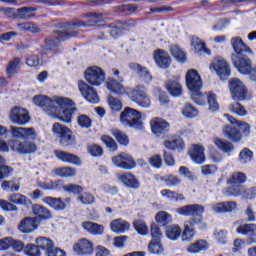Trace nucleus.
<instances>
[{"label":"nucleus","instance_id":"f257e3e1","mask_svg":"<svg viewBox=\"0 0 256 256\" xmlns=\"http://www.w3.org/2000/svg\"><path fill=\"white\" fill-rule=\"evenodd\" d=\"M33 102L41 107L53 119H59L63 123H71V111H73V100L65 97L54 96L52 99L47 96H35Z\"/></svg>","mask_w":256,"mask_h":256},{"label":"nucleus","instance_id":"f03ea898","mask_svg":"<svg viewBox=\"0 0 256 256\" xmlns=\"http://www.w3.org/2000/svg\"><path fill=\"white\" fill-rule=\"evenodd\" d=\"M230 43L234 50V53L231 56V61L235 69L242 75H247L251 70V65H253V62H251L247 53L252 55L253 50H251V48L243 42V39L239 37L231 38Z\"/></svg>","mask_w":256,"mask_h":256},{"label":"nucleus","instance_id":"7ed1b4c3","mask_svg":"<svg viewBox=\"0 0 256 256\" xmlns=\"http://www.w3.org/2000/svg\"><path fill=\"white\" fill-rule=\"evenodd\" d=\"M142 119L141 112L129 107H126L120 114V123L124 125V127H131L138 131H142L145 127Z\"/></svg>","mask_w":256,"mask_h":256},{"label":"nucleus","instance_id":"20e7f679","mask_svg":"<svg viewBox=\"0 0 256 256\" xmlns=\"http://www.w3.org/2000/svg\"><path fill=\"white\" fill-rule=\"evenodd\" d=\"M247 181V174L243 172H233L228 178H227V184L232 185L230 187H227L224 189V194L227 195V197H239L240 195H243V183H246Z\"/></svg>","mask_w":256,"mask_h":256},{"label":"nucleus","instance_id":"39448f33","mask_svg":"<svg viewBox=\"0 0 256 256\" xmlns=\"http://www.w3.org/2000/svg\"><path fill=\"white\" fill-rule=\"evenodd\" d=\"M56 37H49L46 39V47L42 49V55H51V53H56L57 47L61 41H67L77 37V31H65L57 30L55 32Z\"/></svg>","mask_w":256,"mask_h":256},{"label":"nucleus","instance_id":"423d86ee","mask_svg":"<svg viewBox=\"0 0 256 256\" xmlns=\"http://www.w3.org/2000/svg\"><path fill=\"white\" fill-rule=\"evenodd\" d=\"M52 131L54 135L59 138V143L62 147L75 146V136H73V132L63 124L55 123Z\"/></svg>","mask_w":256,"mask_h":256},{"label":"nucleus","instance_id":"0eeeda50","mask_svg":"<svg viewBox=\"0 0 256 256\" xmlns=\"http://www.w3.org/2000/svg\"><path fill=\"white\" fill-rule=\"evenodd\" d=\"M191 99L196 103V105H205L208 100V105L210 111H218L219 103H217V95L213 92H209L208 94L201 93L200 91L192 92Z\"/></svg>","mask_w":256,"mask_h":256},{"label":"nucleus","instance_id":"6e6552de","mask_svg":"<svg viewBox=\"0 0 256 256\" xmlns=\"http://www.w3.org/2000/svg\"><path fill=\"white\" fill-rule=\"evenodd\" d=\"M195 225H200V229H206L207 224L203 223V218H193L184 222V230L182 232V241L189 243L195 239Z\"/></svg>","mask_w":256,"mask_h":256},{"label":"nucleus","instance_id":"1a4fd4ad","mask_svg":"<svg viewBox=\"0 0 256 256\" xmlns=\"http://www.w3.org/2000/svg\"><path fill=\"white\" fill-rule=\"evenodd\" d=\"M9 119L14 125L23 127L31 121V115L29 114V110L15 106L9 112Z\"/></svg>","mask_w":256,"mask_h":256},{"label":"nucleus","instance_id":"9d476101","mask_svg":"<svg viewBox=\"0 0 256 256\" xmlns=\"http://www.w3.org/2000/svg\"><path fill=\"white\" fill-rule=\"evenodd\" d=\"M35 243L39 249L45 251L46 256H65V251L55 247V243L50 238L41 236L36 238Z\"/></svg>","mask_w":256,"mask_h":256},{"label":"nucleus","instance_id":"9b49d317","mask_svg":"<svg viewBox=\"0 0 256 256\" xmlns=\"http://www.w3.org/2000/svg\"><path fill=\"white\" fill-rule=\"evenodd\" d=\"M229 91L233 101H247V88L238 78L229 80Z\"/></svg>","mask_w":256,"mask_h":256},{"label":"nucleus","instance_id":"f8f14e48","mask_svg":"<svg viewBox=\"0 0 256 256\" xmlns=\"http://www.w3.org/2000/svg\"><path fill=\"white\" fill-rule=\"evenodd\" d=\"M8 145L12 151H15V153H20V155H31L37 151V145L35 142L29 140H11L8 142Z\"/></svg>","mask_w":256,"mask_h":256},{"label":"nucleus","instance_id":"ddd939ff","mask_svg":"<svg viewBox=\"0 0 256 256\" xmlns=\"http://www.w3.org/2000/svg\"><path fill=\"white\" fill-rule=\"evenodd\" d=\"M84 77L89 85L99 87L105 82V71L101 67L92 66L85 71Z\"/></svg>","mask_w":256,"mask_h":256},{"label":"nucleus","instance_id":"4468645a","mask_svg":"<svg viewBox=\"0 0 256 256\" xmlns=\"http://www.w3.org/2000/svg\"><path fill=\"white\" fill-rule=\"evenodd\" d=\"M130 97L134 103H137V105L143 109H149V107H151V99L145 92L144 86L138 85L131 91Z\"/></svg>","mask_w":256,"mask_h":256},{"label":"nucleus","instance_id":"2eb2a0df","mask_svg":"<svg viewBox=\"0 0 256 256\" xmlns=\"http://www.w3.org/2000/svg\"><path fill=\"white\" fill-rule=\"evenodd\" d=\"M186 85L191 93L201 91L203 87V80H201V75L195 69L188 70L186 73Z\"/></svg>","mask_w":256,"mask_h":256},{"label":"nucleus","instance_id":"dca6fc26","mask_svg":"<svg viewBox=\"0 0 256 256\" xmlns=\"http://www.w3.org/2000/svg\"><path fill=\"white\" fill-rule=\"evenodd\" d=\"M176 213L184 217H195L194 219H199V217L203 218L201 215L205 213V208L199 204H190L177 208Z\"/></svg>","mask_w":256,"mask_h":256},{"label":"nucleus","instance_id":"f3484780","mask_svg":"<svg viewBox=\"0 0 256 256\" xmlns=\"http://www.w3.org/2000/svg\"><path fill=\"white\" fill-rule=\"evenodd\" d=\"M73 251L76 255L87 256L93 255L95 248L93 246V242L87 238H82L73 245Z\"/></svg>","mask_w":256,"mask_h":256},{"label":"nucleus","instance_id":"a211bd4d","mask_svg":"<svg viewBox=\"0 0 256 256\" xmlns=\"http://www.w3.org/2000/svg\"><path fill=\"white\" fill-rule=\"evenodd\" d=\"M210 69L215 70L218 77H220L222 81H225V79H229V77H231V68L224 59L214 60L210 65Z\"/></svg>","mask_w":256,"mask_h":256},{"label":"nucleus","instance_id":"6ab92c4d","mask_svg":"<svg viewBox=\"0 0 256 256\" xmlns=\"http://www.w3.org/2000/svg\"><path fill=\"white\" fill-rule=\"evenodd\" d=\"M112 162L116 167H119V169H125L126 171H131V169H135L137 165L133 157L125 153L114 156L112 158Z\"/></svg>","mask_w":256,"mask_h":256},{"label":"nucleus","instance_id":"aec40b11","mask_svg":"<svg viewBox=\"0 0 256 256\" xmlns=\"http://www.w3.org/2000/svg\"><path fill=\"white\" fill-rule=\"evenodd\" d=\"M78 89L82 97H85L89 103H99V95H97V91H95L93 87L88 86L85 81H78Z\"/></svg>","mask_w":256,"mask_h":256},{"label":"nucleus","instance_id":"412c9836","mask_svg":"<svg viewBox=\"0 0 256 256\" xmlns=\"http://www.w3.org/2000/svg\"><path fill=\"white\" fill-rule=\"evenodd\" d=\"M43 203L49 205L55 211H65L67 209V205L71 203V198H53L51 196L44 197L42 199Z\"/></svg>","mask_w":256,"mask_h":256},{"label":"nucleus","instance_id":"4be33fe9","mask_svg":"<svg viewBox=\"0 0 256 256\" xmlns=\"http://www.w3.org/2000/svg\"><path fill=\"white\" fill-rule=\"evenodd\" d=\"M150 127L153 135L156 137H161V135H166L169 133V122L163 120L162 118H153L150 121Z\"/></svg>","mask_w":256,"mask_h":256},{"label":"nucleus","instance_id":"5701e85b","mask_svg":"<svg viewBox=\"0 0 256 256\" xmlns=\"http://www.w3.org/2000/svg\"><path fill=\"white\" fill-rule=\"evenodd\" d=\"M38 227L39 219L37 217H26L18 225L19 231L25 234L33 233Z\"/></svg>","mask_w":256,"mask_h":256},{"label":"nucleus","instance_id":"b1692460","mask_svg":"<svg viewBox=\"0 0 256 256\" xmlns=\"http://www.w3.org/2000/svg\"><path fill=\"white\" fill-rule=\"evenodd\" d=\"M154 61L160 69H169L171 66V56L165 50L158 49L154 52Z\"/></svg>","mask_w":256,"mask_h":256},{"label":"nucleus","instance_id":"393cba45","mask_svg":"<svg viewBox=\"0 0 256 256\" xmlns=\"http://www.w3.org/2000/svg\"><path fill=\"white\" fill-rule=\"evenodd\" d=\"M123 81V77H118V80L114 78H108L106 82L107 90L111 91V93H115L116 95H125L127 91L125 90Z\"/></svg>","mask_w":256,"mask_h":256},{"label":"nucleus","instance_id":"a878e982","mask_svg":"<svg viewBox=\"0 0 256 256\" xmlns=\"http://www.w3.org/2000/svg\"><path fill=\"white\" fill-rule=\"evenodd\" d=\"M54 155L63 163H70L71 165H77L78 167L81 165V158L75 154H71L63 150H54Z\"/></svg>","mask_w":256,"mask_h":256},{"label":"nucleus","instance_id":"bb28decb","mask_svg":"<svg viewBox=\"0 0 256 256\" xmlns=\"http://www.w3.org/2000/svg\"><path fill=\"white\" fill-rule=\"evenodd\" d=\"M54 155L63 163H70L71 165H77L78 167L81 165V158L75 154H71L63 150H54Z\"/></svg>","mask_w":256,"mask_h":256},{"label":"nucleus","instance_id":"cd10ccee","mask_svg":"<svg viewBox=\"0 0 256 256\" xmlns=\"http://www.w3.org/2000/svg\"><path fill=\"white\" fill-rule=\"evenodd\" d=\"M117 179L118 181H121L125 187H128V189H139V187H141L139 180H137L130 172L118 174Z\"/></svg>","mask_w":256,"mask_h":256},{"label":"nucleus","instance_id":"c85d7f7f","mask_svg":"<svg viewBox=\"0 0 256 256\" xmlns=\"http://www.w3.org/2000/svg\"><path fill=\"white\" fill-rule=\"evenodd\" d=\"M189 155L198 165H203L205 163V148L199 144H195L192 146L191 150L189 151Z\"/></svg>","mask_w":256,"mask_h":256},{"label":"nucleus","instance_id":"c756f323","mask_svg":"<svg viewBox=\"0 0 256 256\" xmlns=\"http://www.w3.org/2000/svg\"><path fill=\"white\" fill-rule=\"evenodd\" d=\"M237 209V202L235 201H226L214 204L212 210L215 213H232Z\"/></svg>","mask_w":256,"mask_h":256},{"label":"nucleus","instance_id":"7c9ffc66","mask_svg":"<svg viewBox=\"0 0 256 256\" xmlns=\"http://www.w3.org/2000/svg\"><path fill=\"white\" fill-rule=\"evenodd\" d=\"M54 175L57 177H61L62 179H69L71 177H75L77 175V169L71 166L58 167L52 170Z\"/></svg>","mask_w":256,"mask_h":256},{"label":"nucleus","instance_id":"2f4dec72","mask_svg":"<svg viewBox=\"0 0 256 256\" xmlns=\"http://www.w3.org/2000/svg\"><path fill=\"white\" fill-rule=\"evenodd\" d=\"M82 229L91 235H103V232L105 231V227H103V225L91 221L83 222Z\"/></svg>","mask_w":256,"mask_h":256},{"label":"nucleus","instance_id":"473e14b6","mask_svg":"<svg viewBox=\"0 0 256 256\" xmlns=\"http://www.w3.org/2000/svg\"><path fill=\"white\" fill-rule=\"evenodd\" d=\"M131 225L129 222L118 218L116 220H113L110 223V229L113 231V233H125V231H129Z\"/></svg>","mask_w":256,"mask_h":256},{"label":"nucleus","instance_id":"72a5a7b5","mask_svg":"<svg viewBox=\"0 0 256 256\" xmlns=\"http://www.w3.org/2000/svg\"><path fill=\"white\" fill-rule=\"evenodd\" d=\"M223 133L227 139L234 143H239L242 139L241 131L233 126H226L223 129Z\"/></svg>","mask_w":256,"mask_h":256},{"label":"nucleus","instance_id":"f704fd0d","mask_svg":"<svg viewBox=\"0 0 256 256\" xmlns=\"http://www.w3.org/2000/svg\"><path fill=\"white\" fill-rule=\"evenodd\" d=\"M32 211L36 217H39V219H42L43 221H47L48 219H52L53 214L51 213V210L45 208V206L35 204L32 207Z\"/></svg>","mask_w":256,"mask_h":256},{"label":"nucleus","instance_id":"c9c22d12","mask_svg":"<svg viewBox=\"0 0 256 256\" xmlns=\"http://www.w3.org/2000/svg\"><path fill=\"white\" fill-rule=\"evenodd\" d=\"M181 233H183L181 226L175 224L168 226L165 231V235L170 241H178L181 237Z\"/></svg>","mask_w":256,"mask_h":256},{"label":"nucleus","instance_id":"e433bc0d","mask_svg":"<svg viewBox=\"0 0 256 256\" xmlns=\"http://www.w3.org/2000/svg\"><path fill=\"white\" fill-rule=\"evenodd\" d=\"M214 144L216 145L217 148L220 149V151H223V153H227V155H231V153L235 151V146H233V143L227 140L215 138Z\"/></svg>","mask_w":256,"mask_h":256},{"label":"nucleus","instance_id":"4c0bfd02","mask_svg":"<svg viewBox=\"0 0 256 256\" xmlns=\"http://www.w3.org/2000/svg\"><path fill=\"white\" fill-rule=\"evenodd\" d=\"M209 249V242L206 240H198L187 247L188 253H201Z\"/></svg>","mask_w":256,"mask_h":256},{"label":"nucleus","instance_id":"58836bf2","mask_svg":"<svg viewBox=\"0 0 256 256\" xmlns=\"http://www.w3.org/2000/svg\"><path fill=\"white\" fill-rule=\"evenodd\" d=\"M192 47H194L195 53H206V55H211V50H209L205 46V42L197 36L192 38Z\"/></svg>","mask_w":256,"mask_h":256},{"label":"nucleus","instance_id":"ea45409f","mask_svg":"<svg viewBox=\"0 0 256 256\" xmlns=\"http://www.w3.org/2000/svg\"><path fill=\"white\" fill-rule=\"evenodd\" d=\"M166 89L172 97H179L183 93L181 89V84L176 80H170L166 84Z\"/></svg>","mask_w":256,"mask_h":256},{"label":"nucleus","instance_id":"a19ab883","mask_svg":"<svg viewBox=\"0 0 256 256\" xmlns=\"http://www.w3.org/2000/svg\"><path fill=\"white\" fill-rule=\"evenodd\" d=\"M160 195L168 201H185V196L169 189H163L160 191Z\"/></svg>","mask_w":256,"mask_h":256},{"label":"nucleus","instance_id":"79ce46f5","mask_svg":"<svg viewBox=\"0 0 256 256\" xmlns=\"http://www.w3.org/2000/svg\"><path fill=\"white\" fill-rule=\"evenodd\" d=\"M22 60L19 57L13 58L8 62V65L6 67V73L8 77H12V75H15L17 71H19V67H21Z\"/></svg>","mask_w":256,"mask_h":256},{"label":"nucleus","instance_id":"37998d69","mask_svg":"<svg viewBox=\"0 0 256 256\" xmlns=\"http://www.w3.org/2000/svg\"><path fill=\"white\" fill-rule=\"evenodd\" d=\"M224 117H226V119H228V121L232 125H237L238 127H240V129H243L244 135H249V133H251V126L248 123L238 121L237 119H235V117H233L229 114H224Z\"/></svg>","mask_w":256,"mask_h":256},{"label":"nucleus","instance_id":"c03bdc74","mask_svg":"<svg viewBox=\"0 0 256 256\" xmlns=\"http://www.w3.org/2000/svg\"><path fill=\"white\" fill-rule=\"evenodd\" d=\"M238 161L241 165H247L253 161V151L249 148H244L240 151Z\"/></svg>","mask_w":256,"mask_h":256},{"label":"nucleus","instance_id":"a18cd8bd","mask_svg":"<svg viewBox=\"0 0 256 256\" xmlns=\"http://www.w3.org/2000/svg\"><path fill=\"white\" fill-rule=\"evenodd\" d=\"M33 11H37V9L31 7L19 8L16 10V19H31L33 17Z\"/></svg>","mask_w":256,"mask_h":256},{"label":"nucleus","instance_id":"49530a36","mask_svg":"<svg viewBox=\"0 0 256 256\" xmlns=\"http://www.w3.org/2000/svg\"><path fill=\"white\" fill-rule=\"evenodd\" d=\"M170 53L180 63H185V61H187V55L185 54V51H183V49H181L178 45H172L170 47Z\"/></svg>","mask_w":256,"mask_h":256},{"label":"nucleus","instance_id":"de8ad7c7","mask_svg":"<svg viewBox=\"0 0 256 256\" xmlns=\"http://www.w3.org/2000/svg\"><path fill=\"white\" fill-rule=\"evenodd\" d=\"M164 147L170 149V151H175L176 149H183V147H185V142H183V139L181 138L166 140L164 142Z\"/></svg>","mask_w":256,"mask_h":256},{"label":"nucleus","instance_id":"09e8293b","mask_svg":"<svg viewBox=\"0 0 256 256\" xmlns=\"http://www.w3.org/2000/svg\"><path fill=\"white\" fill-rule=\"evenodd\" d=\"M148 250L152 255H161L165 251V248H163L161 240H151L148 244Z\"/></svg>","mask_w":256,"mask_h":256},{"label":"nucleus","instance_id":"8fccbe9b","mask_svg":"<svg viewBox=\"0 0 256 256\" xmlns=\"http://www.w3.org/2000/svg\"><path fill=\"white\" fill-rule=\"evenodd\" d=\"M97 23H101V21L93 20V23H89V22H85L83 20H78L76 22H70V23L66 24V28H68V30H64V31H74L71 29H77L79 27H91V25H97Z\"/></svg>","mask_w":256,"mask_h":256},{"label":"nucleus","instance_id":"3c124183","mask_svg":"<svg viewBox=\"0 0 256 256\" xmlns=\"http://www.w3.org/2000/svg\"><path fill=\"white\" fill-rule=\"evenodd\" d=\"M229 111L233 113L234 115H237L238 117H247V110L239 101H237L235 104H230L228 106Z\"/></svg>","mask_w":256,"mask_h":256},{"label":"nucleus","instance_id":"603ef678","mask_svg":"<svg viewBox=\"0 0 256 256\" xmlns=\"http://www.w3.org/2000/svg\"><path fill=\"white\" fill-rule=\"evenodd\" d=\"M111 134L113 137H115L118 143H120V145H129V137H127V134H125L123 131L117 128H112Z\"/></svg>","mask_w":256,"mask_h":256},{"label":"nucleus","instance_id":"864d4df0","mask_svg":"<svg viewBox=\"0 0 256 256\" xmlns=\"http://www.w3.org/2000/svg\"><path fill=\"white\" fill-rule=\"evenodd\" d=\"M13 173V168L5 164V158L0 156V180L7 179Z\"/></svg>","mask_w":256,"mask_h":256},{"label":"nucleus","instance_id":"5fc2aeb1","mask_svg":"<svg viewBox=\"0 0 256 256\" xmlns=\"http://www.w3.org/2000/svg\"><path fill=\"white\" fill-rule=\"evenodd\" d=\"M182 114L184 117L187 119H193L195 117H198L199 115V110L193 107V105L187 103L184 105L182 108Z\"/></svg>","mask_w":256,"mask_h":256},{"label":"nucleus","instance_id":"6e6d98bb","mask_svg":"<svg viewBox=\"0 0 256 256\" xmlns=\"http://www.w3.org/2000/svg\"><path fill=\"white\" fill-rule=\"evenodd\" d=\"M159 180L163 181L167 187H177V185H181V178L173 175L160 177Z\"/></svg>","mask_w":256,"mask_h":256},{"label":"nucleus","instance_id":"4d7b16f0","mask_svg":"<svg viewBox=\"0 0 256 256\" xmlns=\"http://www.w3.org/2000/svg\"><path fill=\"white\" fill-rule=\"evenodd\" d=\"M133 227L139 235H149V227L143 220H135L133 222Z\"/></svg>","mask_w":256,"mask_h":256},{"label":"nucleus","instance_id":"13d9d810","mask_svg":"<svg viewBox=\"0 0 256 256\" xmlns=\"http://www.w3.org/2000/svg\"><path fill=\"white\" fill-rule=\"evenodd\" d=\"M256 231V224H241L237 229L236 233H239L240 235H250L251 233H254Z\"/></svg>","mask_w":256,"mask_h":256},{"label":"nucleus","instance_id":"bf43d9fd","mask_svg":"<svg viewBox=\"0 0 256 256\" xmlns=\"http://www.w3.org/2000/svg\"><path fill=\"white\" fill-rule=\"evenodd\" d=\"M108 104L113 113L115 111H121L123 109V103L119 100V98H115L113 96H108Z\"/></svg>","mask_w":256,"mask_h":256},{"label":"nucleus","instance_id":"052dcab7","mask_svg":"<svg viewBox=\"0 0 256 256\" xmlns=\"http://www.w3.org/2000/svg\"><path fill=\"white\" fill-rule=\"evenodd\" d=\"M155 219L157 223H160V225H169L172 221L171 214L165 211L158 212Z\"/></svg>","mask_w":256,"mask_h":256},{"label":"nucleus","instance_id":"680f3d73","mask_svg":"<svg viewBox=\"0 0 256 256\" xmlns=\"http://www.w3.org/2000/svg\"><path fill=\"white\" fill-rule=\"evenodd\" d=\"M24 253L28 256H41V249L37 244H28L24 247Z\"/></svg>","mask_w":256,"mask_h":256},{"label":"nucleus","instance_id":"e2e57ef3","mask_svg":"<svg viewBox=\"0 0 256 256\" xmlns=\"http://www.w3.org/2000/svg\"><path fill=\"white\" fill-rule=\"evenodd\" d=\"M78 201L82 203V205H93V203H95V196L89 192H84L78 196Z\"/></svg>","mask_w":256,"mask_h":256},{"label":"nucleus","instance_id":"0e129e2a","mask_svg":"<svg viewBox=\"0 0 256 256\" xmlns=\"http://www.w3.org/2000/svg\"><path fill=\"white\" fill-rule=\"evenodd\" d=\"M59 183H61L59 180L57 181H40L38 182V187L41 189H44L45 191H52L53 189H57Z\"/></svg>","mask_w":256,"mask_h":256},{"label":"nucleus","instance_id":"69168bd1","mask_svg":"<svg viewBox=\"0 0 256 256\" xmlns=\"http://www.w3.org/2000/svg\"><path fill=\"white\" fill-rule=\"evenodd\" d=\"M63 191H66V193L79 195L80 193H83V187H81L79 184H66L63 186Z\"/></svg>","mask_w":256,"mask_h":256},{"label":"nucleus","instance_id":"338daca9","mask_svg":"<svg viewBox=\"0 0 256 256\" xmlns=\"http://www.w3.org/2000/svg\"><path fill=\"white\" fill-rule=\"evenodd\" d=\"M78 125L80 127H82L83 129H89L92 126V121L91 118H89V116L85 115V114H81L78 116L77 119Z\"/></svg>","mask_w":256,"mask_h":256},{"label":"nucleus","instance_id":"774afa93","mask_svg":"<svg viewBox=\"0 0 256 256\" xmlns=\"http://www.w3.org/2000/svg\"><path fill=\"white\" fill-rule=\"evenodd\" d=\"M8 199L16 205H27L28 201L27 198L21 194H11Z\"/></svg>","mask_w":256,"mask_h":256}]
</instances>
